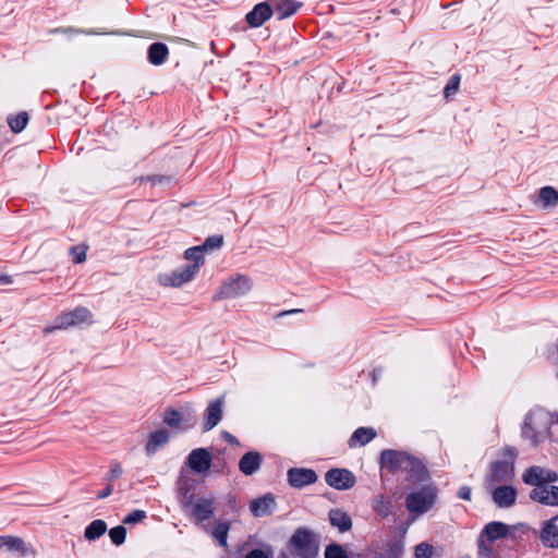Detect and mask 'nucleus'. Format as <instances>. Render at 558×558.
Wrapping results in <instances>:
<instances>
[{"label": "nucleus", "instance_id": "10", "mask_svg": "<svg viewBox=\"0 0 558 558\" xmlns=\"http://www.w3.org/2000/svg\"><path fill=\"white\" fill-rule=\"evenodd\" d=\"M326 483L338 490H347L355 485L354 474L347 469H331L325 475Z\"/></svg>", "mask_w": 558, "mask_h": 558}, {"label": "nucleus", "instance_id": "35", "mask_svg": "<svg viewBox=\"0 0 558 558\" xmlns=\"http://www.w3.org/2000/svg\"><path fill=\"white\" fill-rule=\"evenodd\" d=\"M109 537L114 545L120 546L125 542L126 529L123 525L114 526L109 531Z\"/></svg>", "mask_w": 558, "mask_h": 558}, {"label": "nucleus", "instance_id": "4", "mask_svg": "<svg viewBox=\"0 0 558 558\" xmlns=\"http://www.w3.org/2000/svg\"><path fill=\"white\" fill-rule=\"evenodd\" d=\"M380 466L392 473L399 471L409 472L420 480H422L426 474L425 468L420 460L405 452L396 450L381 451Z\"/></svg>", "mask_w": 558, "mask_h": 558}, {"label": "nucleus", "instance_id": "15", "mask_svg": "<svg viewBox=\"0 0 558 558\" xmlns=\"http://www.w3.org/2000/svg\"><path fill=\"white\" fill-rule=\"evenodd\" d=\"M530 497L534 501L546 506H558V486L547 484L545 486L534 487Z\"/></svg>", "mask_w": 558, "mask_h": 558}, {"label": "nucleus", "instance_id": "50", "mask_svg": "<svg viewBox=\"0 0 558 558\" xmlns=\"http://www.w3.org/2000/svg\"><path fill=\"white\" fill-rule=\"evenodd\" d=\"M296 312H300V310H292V311H290V313H296ZM283 314H289V312H284Z\"/></svg>", "mask_w": 558, "mask_h": 558}, {"label": "nucleus", "instance_id": "29", "mask_svg": "<svg viewBox=\"0 0 558 558\" xmlns=\"http://www.w3.org/2000/svg\"><path fill=\"white\" fill-rule=\"evenodd\" d=\"M169 50L165 44L155 43L148 49V60L155 65L163 63L168 57Z\"/></svg>", "mask_w": 558, "mask_h": 558}, {"label": "nucleus", "instance_id": "32", "mask_svg": "<svg viewBox=\"0 0 558 558\" xmlns=\"http://www.w3.org/2000/svg\"><path fill=\"white\" fill-rule=\"evenodd\" d=\"M543 207H555L558 205V191L553 186H544L538 193Z\"/></svg>", "mask_w": 558, "mask_h": 558}, {"label": "nucleus", "instance_id": "11", "mask_svg": "<svg viewBox=\"0 0 558 558\" xmlns=\"http://www.w3.org/2000/svg\"><path fill=\"white\" fill-rule=\"evenodd\" d=\"M213 461L211 452L205 448H197L190 452L186 458V465L195 473H205L210 469Z\"/></svg>", "mask_w": 558, "mask_h": 558}, {"label": "nucleus", "instance_id": "5", "mask_svg": "<svg viewBox=\"0 0 558 558\" xmlns=\"http://www.w3.org/2000/svg\"><path fill=\"white\" fill-rule=\"evenodd\" d=\"M437 495L438 492L434 485H424L407 495L404 506L410 513L418 517L434 508Z\"/></svg>", "mask_w": 558, "mask_h": 558}, {"label": "nucleus", "instance_id": "28", "mask_svg": "<svg viewBox=\"0 0 558 558\" xmlns=\"http://www.w3.org/2000/svg\"><path fill=\"white\" fill-rule=\"evenodd\" d=\"M508 532L509 527L507 524L502 522H490L484 527L483 535L486 536L488 541L493 542L506 536Z\"/></svg>", "mask_w": 558, "mask_h": 558}, {"label": "nucleus", "instance_id": "23", "mask_svg": "<svg viewBox=\"0 0 558 558\" xmlns=\"http://www.w3.org/2000/svg\"><path fill=\"white\" fill-rule=\"evenodd\" d=\"M377 433L372 427H359L350 437L348 445L350 448L362 447L372 441Z\"/></svg>", "mask_w": 558, "mask_h": 558}, {"label": "nucleus", "instance_id": "9", "mask_svg": "<svg viewBox=\"0 0 558 558\" xmlns=\"http://www.w3.org/2000/svg\"><path fill=\"white\" fill-rule=\"evenodd\" d=\"M523 482L535 487L545 486L558 481V474L543 466H531L523 474Z\"/></svg>", "mask_w": 558, "mask_h": 558}, {"label": "nucleus", "instance_id": "41", "mask_svg": "<svg viewBox=\"0 0 558 558\" xmlns=\"http://www.w3.org/2000/svg\"><path fill=\"white\" fill-rule=\"evenodd\" d=\"M70 253L72 255L73 262L76 264H81L86 259V251L83 247H72Z\"/></svg>", "mask_w": 558, "mask_h": 558}, {"label": "nucleus", "instance_id": "2", "mask_svg": "<svg viewBox=\"0 0 558 558\" xmlns=\"http://www.w3.org/2000/svg\"><path fill=\"white\" fill-rule=\"evenodd\" d=\"M553 424H558V413L534 409L525 416L522 435L532 445H538L550 436V426Z\"/></svg>", "mask_w": 558, "mask_h": 558}, {"label": "nucleus", "instance_id": "7", "mask_svg": "<svg viewBox=\"0 0 558 558\" xmlns=\"http://www.w3.org/2000/svg\"><path fill=\"white\" fill-rule=\"evenodd\" d=\"M289 550L294 558H315L318 547L310 531L299 529L289 541Z\"/></svg>", "mask_w": 558, "mask_h": 558}, {"label": "nucleus", "instance_id": "1", "mask_svg": "<svg viewBox=\"0 0 558 558\" xmlns=\"http://www.w3.org/2000/svg\"><path fill=\"white\" fill-rule=\"evenodd\" d=\"M186 264L175 267L170 271L160 272L157 282L162 288L179 289L192 282L203 266L201 250L187 248L183 254Z\"/></svg>", "mask_w": 558, "mask_h": 558}, {"label": "nucleus", "instance_id": "3", "mask_svg": "<svg viewBox=\"0 0 558 558\" xmlns=\"http://www.w3.org/2000/svg\"><path fill=\"white\" fill-rule=\"evenodd\" d=\"M254 289L253 279L245 274L234 272L221 280L214 292V301H232L247 296Z\"/></svg>", "mask_w": 558, "mask_h": 558}, {"label": "nucleus", "instance_id": "40", "mask_svg": "<svg viewBox=\"0 0 558 558\" xmlns=\"http://www.w3.org/2000/svg\"><path fill=\"white\" fill-rule=\"evenodd\" d=\"M123 474L122 465L119 462H113L110 465L109 472H108V480L114 481L119 478Z\"/></svg>", "mask_w": 558, "mask_h": 558}, {"label": "nucleus", "instance_id": "27", "mask_svg": "<svg viewBox=\"0 0 558 558\" xmlns=\"http://www.w3.org/2000/svg\"><path fill=\"white\" fill-rule=\"evenodd\" d=\"M231 523L228 521H218L210 531L213 538L223 548H228V532Z\"/></svg>", "mask_w": 558, "mask_h": 558}, {"label": "nucleus", "instance_id": "44", "mask_svg": "<svg viewBox=\"0 0 558 558\" xmlns=\"http://www.w3.org/2000/svg\"><path fill=\"white\" fill-rule=\"evenodd\" d=\"M472 495V490L469 486H462L458 490V496L461 499L470 500Z\"/></svg>", "mask_w": 558, "mask_h": 558}, {"label": "nucleus", "instance_id": "43", "mask_svg": "<svg viewBox=\"0 0 558 558\" xmlns=\"http://www.w3.org/2000/svg\"><path fill=\"white\" fill-rule=\"evenodd\" d=\"M64 33H73V34H85V35H101L102 33L93 31V29H74L68 28L63 31Z\"/></svg>", "mask_w": 558, "mask_h": 558}, {"label": "nucleus", "instance_id": "14", "mask_svg": "<svg viewBox=\"0 0 558 558\" xmlns=\"http://www.w3.org/2000/svg\"><path fill=\"white\" fill-rule=\"evenodd\" d=\"M501 484L492 488V498L499 508H509L515 502L517 489L507 483Z\"/></svg>", "mask_w": 558, "mask_h": 558}, {"label": "nucleus", "instance_id": "17", "mask_svg": "<svg viewBox=\"0 0 558 558\" xmlns=\"http://www.w3.org/2000/svg\"><path fill=\"white\" fill-rule=\"evenodd\" d=\"M222 398L209 402L204 415L203 428L205 432H208L218 425L222 417Z\"/></svg>", "mask_w": 558, "mask_h": 558}, {"label": "nucleus", "instance_id": "24", "mask_svg": "<svg viewBox=\"0 0 558 558\" xmlns=\"http://www.w3.org/2000/svg\"><path fill=\"white\" fill-rule=\"evenodd\" d=\"M556 518L544 523L541 532V539L547 547H558V526L555 523Z\"/></svg>", "mask_w": 558, "mask_h": 558}, {"label": "nucleus", "instance_id": "16", "mask_svg": "<svg viewBox=\"0 0 558 558\" xmlns=\"http://www.w3.org/2000/svg\"><path fill=\"white\" fill-rule=\"evenodd\" d=\"M274 10L267 2L256 4L252 11L246 14V22L251 27H259L271 17Z\"/></svg>", "mask_w": 558, "mask_h": 558}, {"label": "nucleus", "instance_id": "25", "mask_svg": "<svg viewBox=\"0 0 558 558\" xmlns=\"http://www.w3.org/2000/svg\"><path fill=\"white\" fill-rule=\"evenodd\" d=\"M329 520L331 525L339 529L341 532H347L352 526V520L350 515L341 509L330 510Z\"/></svg>", "mask_w": 558, "mask_h": 558}, {"label": "nucleus", "instance_id": "31", "mask_svg": "<svg viewBox=\"0 0 558 558\" xmlns=\"http://www.w3.org/2000/svg\"><path fill=\"white\" fill-rule=\"evenodd\" d=\"M0 544L1 546L7 547L11 551L20 553L22 555L27 554V547L24 543V541L16 536H1L0 537Z\"/></svg>", "mask_w": 558, "mask_h": 558}, {"label": "nucleus", "instance_id": "46", "mask_svg": "<svg viewBox=\"0 0 558 558\" xmlns=\"http://www.w3.org/2000/svg\"><path fill=\"white\" fill-rule=\"evenodd\" d=\"M111 493H112V486L107 485L102 490L97 493V498H99V499L107 498L108 496L111 495Z\"/></svg>", "mask_w": 558, "mask_h": 558}, {"label": "nucleus", "instance_id": "21", "mask_svg": "<svg viewBox=\"0 0 558 558\" xmlns=\"http://www.w3.org/2000/svg\"><path fill=\"white\" fill-rule=\"evenodd\" d=\"M372 510L381 518L389 517L393 511V504L390 497L385 494H377L371 501Z\"/></svg>", "mask_w": 558, "mask_h": 558}, {"label": "nucleus", "instance_id": "20", "mask_svg": "<svg viewBox=\"0 0 558 558\" xmlns=\"http://www.w3.org/2000/svg\"><path fill=\"white\" fill-rule=\"evenodd\" d=\"M275 507V498L270 494L253 500L250 505V509L255 517H264L270 514Z\"/></svg>", "mask_w": 558, "mask_h": 558}, {"label": "nucleus", "instance_id": "37", "mask_svg": "<svg viewBox=\"0 0 558 558\" xmlns=\"http://www.w3.org/2000/svg\"><path fill=\"white\" fill-rule=\"evenodd\" d=\"M146 518V512L143 510H134L130 512L124 519V524H135L143 521Z\"/></svg>", "mask_w": 558, "mask_h": 558}, {"label": "nucleus", "instance_id": "12", "mask_svg": "<svg viewBox=\"0 0 558 558\" xmlns=\"http://www.w3.org/2000/svg\"><path fill=\"white\" fill-rule=\"evenodd\" d=\"M288 483L293 488H303L307 485L314 484L317 481V474L312 469L292 468L287 473Z\"/></svg>", "mask_w": 558, "mask_h": 558}, {"label": "nucleus", "instance_id": "42", "mask_svg": "<svg viewBox=\"0 0 558 558\" xmlns=\"http://www.w3.org/2000/svg\"><path fill=\"white\" fill-rule=\"evenodd\" d=\"M478 558H496L492 548L485 545L483 539L480 542Z\"/></svg>", "mask_w": 558, "mask_h": 558}, {"label": "nucleus", "instance_id": "39", "mask_svg": "<svg viewBox=\"0 0 558 558\" xmlns=\"http://www.w3.org/2000/svg\"><path fill=\"white\" fill-rule=\"evenodd\" d=\"M415 558H430L432 546L426 543H421L415 547Z\"/></svg>", "mask_w": 558, "mask_h": 558}, {"label": "nucleus", "instance_id": "19", "mask_svg": "<svg viewBox=\"0 0 558 558\" xmlns=\"http://www.w3.org/2000/svg\"><path fill=\"white\" fill-rule=\"evenodd\" d=\"M169 432L165 428L149 433L145 446L146 454L154 456L161 447H163L169 441Z\"/></svg>", "mask_w": 558, "mask_h": 558}, {"label": "nucleus", "instance_id": "22", "mask_svg": "<svg viewBox=\"0 0 558 558\" xmlns=\"http://www.w3.org/2000/svg\"><path fill=\"white\" fill-rule=\"evenodd\" d=\"M262 464V456L256 451L245 453L239 461V469L245 475L254 474Z\"/></svg>", "mask_w": 558, "mask_h": 558}, {"label": "nucleus", "instance_id": "51", "mask_svg": "<svg viewBox=\"0 0 558 558\" xmlns=\"http://www.w3.org/2000/svg\"><path fill=\"white\" fill-rule=\"evenodd\" d=\"M280 558H289L287 555H281Z\"/></svg>", "mask_w": 558, "mask_h": 558}, {"label": "nucleus", "instance_id": "18", "mask_svg": "<svg viewBox=\"0 0 558 558\" xmlns=\"http://www.w3.org/2000/svg\"><path fill=\"white\" fill-rule=\"evenodd\" d=\"M514 477L513 465L508 462H496L493 465L489 482L490 484H501L512 481Z\"/></svg>", "mask_w": 558, "mask_h": 558}, {"label": "nucleus", "instance_id": "45", "mask_svg": "<svg viewBox=\"0 0 558 558\" xmlns=\"http://www.w3.org/2000/svg\"><path fill=\"white\" fill-rule=\"evenodd\" d=\"M245 558H269V555L262 549H254Z\"/></svg>", "mask_w": 558, "mask_h": 558}, {"label": "nucleus", "instance_id": "34", "mask_svg": "<svg viewBox=\"0 0 558 558\" xmlns=\"http://www.w3.org/2000/svg\"><path fill=\"white\" fill-rule=\"evenodd\" d=\"M28 121V116L26 112H21L15 117L9 119V125L13 132L17 133L24 130Z\"/></svg>", "mask_w": 558, "mask_h": 558}, {"label": "nucleus", "instance_id": "8", "mask_svg": "<svg viewBox=\"0 0 558 558\" xmlns=\"http://www.w3.org/2000/svg\"><path fill=\"white\" fill-rule=\"evenodd\" d=\"M182 504L184 507H191V517L196 522H203L210 519L216 510L215 497H198L194 502H190L187 499H184Z\"/></svg>", "mask_w": 558, "mask_h": 558}, {"label": "nucleus", "instance_id": "26", "mask_svg": "<svg viewBox=\"0 0 558 558\" xmlns=\"http://www.w3.org/2000/svg\"><path fill=\"white\" fill-rule=\"evenodd\" d=\"M274 7L275 9L272 10L278 15V19L282 20L294 14L301 4L295 0H275Z\"/></svg>", "mask_w": 558, "mask_h": 558}, {"label": "nucleus", "instance_id": "48", "mask_svg": "<svg viewBox=\"0 0 558 558\" xmlns=\"http://www.w3.org/2000/svg\"><path fill=\"white\" fill-rule=\"evenodd\" d=\"M167 181H169V179H168V178H166V177H154V178H151V182H153L154 184H156V183L161 184V183H165V182H167Z\"/></svg>", "mask_w": 558, "mask_h": 558}, {"label": "nucleus", "instance_id": "33", "mask_svg": "<svg viewBox=\"0 0 558 558\" xmlns=\"http://www.w3.org/2000/svg\"><path fill=\"white\" fill-rule=\"evenodd\" d=\"M222 236H209L205 240V242L202 245L193 246L192 248H198L201 250L202 260L203 264L205 263V254L208 250L218 248L222 245Z\"/></svg>", "mask_w": 558, "mask_h": 558}, {"label": "nucleus", "instance_id": "13", "mask_svg": "<svg viewBox=\"0 0 558 558\" xmlns=\"http://www.w3.org/2000/svg\"><path fill=\"white\" fill-rule=\"evenodd\" d=\"M163 423L177 432H184L195 425V418L185 416L182 412L168 409L163 414Z\"/></svg>", "mask_w": 558, "mask_h": 558}, {"label": "nucleus", "instance_id": "47", "mask_svg": "<svg viewBox=\"0 0 558 558\" xmlns=\"http://www.w3.org/2000/svg\"><path fill=\"white\" fill-rule=\"evenodd\" d=\"M222 437H223V438H225L229 444H238L236 438H235L233 435H231L230 433H228V432H225V433L222 434Z\"/></svg>", "mask_w": 558, "mask_h": 558}, {"label": "nucleus", "instance_id": "49", "mask_svg": "<svg viewBox=\"0 0 558 558\" xmlns=\"http://www.w3.org/2000/svg\"><path fill=\"white\" fill-rule=\"evenodd\" d=\"M0 282L4 283V284H10L13 282V280L11 278V276H9V275H2V276H0Z\"/></svg>", "mask_w": 558, "mask_h": 558}, {"label": "nucleus", "instance_id": "36", "mask_svg": "<svg viewBox=\"0 0 558 558\" xmlns=\"http://www.w3.org/2000/svg\"><path fill=\"white\" fill-rule=\"evenodd\" d=\"M460 85V76L453 75L447 83L444 89V95L446 98L450 97L451 95L456 94L459 89Z\"/></svg>", "mask_w": 558, "mask_h": 558}, {"label": "nucleus", "instance_id": "38", "mask_svg": "<svg viewBox=\"0 0 558 558\" xmlns=\"http://www.w3.org/2000/svg\"><path fill=\"white\" fill-rule=\"evenodd\" d=\"M325 558H345V551L341 546L330 545L326 548Z\"/></svg>", "mask_w": 558, "mask_h": 558}, {"label": "nucleus", "instance_id": "6", "mask_svg": "<svg viewBox=\"0 0 558 558\" xmlns=\"http://www.w3.org/2000/svg\"><path fill=\"white\" fill-rule=\"evenodd\" d=\"M93 323V315L86 307H76L73 311L60 314L52 324L44 327L43 332L50 335L57 330H66L73 327H81L83 325H90Z\"/></svg>", "mask_w": 558, "mask_h": 558}, {"label": "nucleus", "instance_id": "30", "mask_svg": "<svg viewBox=\"0 0 558 558\" xmlns=\"http://www.w3.org/2000/svg\"><path fill=\"white\" fill-rule=\"evenodd\" d=\"M107 531V524L104 520L97 519L90 522L84 532V536L87 541H96L102 536Z\"/></svg>", "mask_w": 558, "mask_h": 558}]
</instances>
